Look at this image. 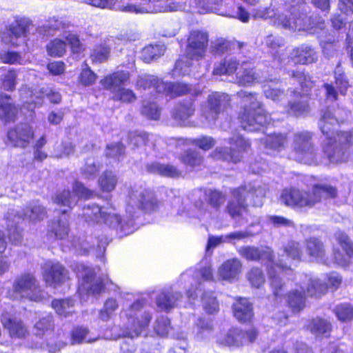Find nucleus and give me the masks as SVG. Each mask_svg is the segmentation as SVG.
<instances>
[{
    "mask_svg": "<svg viewBox=\"0 0 353 353\" xmlns=\"http://www.w3.org/2000/svg\"><path fill=\"white\" fill-rule=\"evenodd\" d=\"M118 182L117 175L111 170L104 171L99 178L98 183L103 192H110L114 190Z\"/></svg>",
    "mask_w": 353,
    "mask_h": 353,
    "instance_id": "c9c22d12",
    "label": "nucleus"
},
{
    "mask_svg": "<svg viewBox=\"0 0 353 353\" xmlns=\"http://www.w3.org/2000/svg\"><path fill=\"white\" fill-rule=\"evenodd\" d=\"M181 297L180 292L163 291L157 297V304L161 310H169L176 306Z\"/></svg>",
    "mask_w": 353,
    "mask_h": 353,
    "instance_id": "bb28decb",
    "label": "nucleus"
},
{
    "mask_svg": "<svg viewBox=\"0 0 353 353\" xmlns=\"http://www.w3.org/2000/svg\"><path fill=\"white\" fill-rule=\"evenodd\" d=\"M285 110L288 114L296 117L307 114L310 110L307 94H301L296 90L292 91L291 98L285 106Z\"/></svg>",
    "mask_w": 353,
    "mask_h": 353,
    "instance_id": "f8f14e48",
    "label": "nucleus"
},
{
    "mask_svg": "<svg viewBox=\"0 0 353 353\" xmlns=\"http://www.w3.org/2000/svg\"><path fill=\"white\" fill-rule=\"evenodd\" d=\"M102 221L112 228H116L120 232V236H125L132 232V229L122 223L121 217L115 214H107L104 212Z\"/></svg>",
    "mask_w": 353,
    "mask_h": 353,
    "instance_id": "7c9ffc66",
    "label": "nucleus"
},
{
    "mask_svg": "<svg viewBox=\"0 0 353 353\" xmlns=\"http://www.w3.org/2000/svg\"><path fill=\"white\" fill-rule=\"evenodd\" d=\"M294 150L296 159L301 163L312 164L316 157L312 134L308 131L298 132L294 137Z\"/></svg>",
    "mask_w": 353,
    "mask_h": 353,
    "instance_id": "0eeeda50",
    "label": "nucleus"
},
{
    "mask_svg": "<svg viewBox=\"0 0 353 353\" xmlns=\"http://www.w3.org/2000/svg\"><path fill=\"white\" fill-rule=\"evenodd\" d=\"M230 97L225 93H212L208 97L207 104L204 108L203 114L209 122H214L230 103Z\"/></svg>",
    "mask_w": 353,
    "mask_h": 353,
    "instance_id": "1a4fd4ad",
    "label": "nucleus"
},
{
    "mask_svg": "<svg viewBox=\"0 0 353 353\" xmlns=\"http://www.w3.org/2000/svg\"><path fill=\"white\" fill-rule=\"evenodd\" d=\"M239 61L235 57L225 58L224 61L217 65L213 70L216 75L233 74L237 69Z\"/></svg>",
    "mask_w": 353,
    "mask_h": 353,
    "instance_id": "a19ab883",
    "label": "nucleus"
},
{
    "mask_svg": "<svg viewBox=\"0 0 353 353\" xmlns=\"http://www.w3.org/2000/svg\"><path fill=\"white\" fill-rule=\"evenodd\" d=\"M268 188L266 185L260 183H250L241 186L232 192V197L228 202L225 212L232 219L243 216L248 212V203L255 207H261L263 203Z\"/></svg>",
    "mask_w": 353,
    "mask_h": 353,
    "instance_id": "f03ea898",
    "label": "nucleus"
},
{
    "mask_svg": "<svg viewBox=\"0 0 353 353\" xmlns=\"http://www.w3.org/2000/svg\"><path fill=\"white\" fill-rule=\"evenodd\" d=\"M164 52L165 47L162 44L150 45L143 49L142 59L143 61L150 63L162 56Z\"/></svg>",
    "mask_w": 353,
    "mask_h": 353,
    "instance_id": "49530a36",
    "label": "nucleus"
},
{
    "mask_svg": "<svg viewBox=\"0 0 353 353\" xmlns=\"http://www.w3.org/2000/svg\"><path fill=\"white\" fill-rule=\"evenodd\" d=\"M181 161L184 164L194 167L199 165L202 163L203 159L196 151L188 150L182 154Z\"/></svg>",
    "mask_w": 353,
    "mask_h": 353,
    "instance_id": "0e129e2a",
    "label": "nucleus"
},
{
    "mask_svg": "<svg viewBox=\"0 0 353 353\" xmlns=\"http://www.w3.org/2000/svg\"><path fill=\"white\" fill-rule=\"evenodd\" d=\"M11 214L14 216L13 219L10 217V212H8V216H6V219L8 220V238L12 243L17 245L21 242L22 235L21 230L17 225L20 221L23 220V218L21 216L13 214V210H12Z\"/></svg>",
    "mask_w": 353,
    "mask_h": 353,
    "instance_id": "cd10ccee",
    "label": "nucleus"
},
{
    "mask_svg": "<svg viewBox=\"0 0 353 353\" xmlns=\"http://www.w3.org/2000/svg\"><path fill=\"white\" fill-rule=\"evenodd\" d=\"M214 330L212 321L210 319H199L194 327L195 337L199 340L209 338Z\"/></svg>",
    "mask_w": 353,
    "mask_h": 353,
    "instance_id": "f704fd0d",
    "label": "nucleus"
},
{
    "mask_svg": "<svg viewBox=\"0 0 353 353\" xmlns=\"http://www.w3.org/2000/svg\"><path fill=\"white\" fill-rule=\"evenodd\" d=\"M208 44L207 32L194 30L190 32L185 49L187 58L191 60H199L205 57Z\"/></svg>",
    "mask_w": 353,
    "mask_h": 353,
    "instance_id": "6e6552de",
    "label": "nucleus"
},
{
    "mask_svg": "<svg viewBox=\"0 0 353 353\" xmlns=\"http://www.w3.org/2000/svg\"><path fill=\"white\" fill-rule=\"evenodd\" d=\"M30 26V22L26 20H20L15 25H12L10 28L11 39L9 42L13 46L18 45L15 40L23 37H25L29 30Z\"/></svg>",
    "mask_w": 353,
    "mask_h": 353,
    "instance_id": "4c0bfd02",
    "label": "nucleus"
},
{
    "mask_svg": "<svg viewBox=\"0 0 353 353\" xmlns=\"http://www.w3.org/2000/svg\"><path fill=\"white\" fill-rule=\"evenodd\" d=\"M337 124V119L329 109L321 111L319 127L327 139L323 151L331 162L336 163L345 161L348 156L346 148L340 145L336 139L334 127Z\"/></svg>",
    "mask_w": 353,
    "mask_h": 353,
    "instance_id": "39448f33",
    "label": "nucleus"
},
{
    "mask_svg": "<svg viewBox=\"0 0 353 353\" xmlns=\"http://www.w3.org/2000/svg\"><path fill=\"white\" fill-rule=\"evenodd\" d=\"M45 97L53 103H59L61 101V96L59 92H54L48 87H43L31 92L30 99L27 103L41 105Z\"/></svg>",
    "mask_w": 353,
    "mask_h": 353,
    "instance_id": "6ab92c4d",
    "label": "nucleus"
},
{
    "mask_svg": "<svg viewBox=\"0 0 353 353\" xmlns=\"http://www.w3.org/2000/svg\"><path fill=\"white\" fill-rule=\"evenodd\" d=\"M54 328L52 316L47 315L40 319L34 325V333L38 336H42L46 332Z\"/></svg>",
    "mask_w": 353,
    "mask_h": 353,
    "instance_id": "09e8293b",
    "label": "nucleus"
},
{
    "mask_svg": "<svg viewBox=\"0 0 353 353\" xmlns=\"http://www.w3.org/2000/svg\"><path fill=\"white\" fill-rule=\"evenodd\" d=\"M43 270V280L50 286L55 287L69 279L68 270L59 263L48 262Z\"/></svg>",
    "mask_w": 353,
    "mask_h": 353,
    "instance_id": "9b49d317",
    "label": "nucleus"
},
{
    "mask_svg": "<svg viewBox=\"0 0 353 353\" xmlns=\"http://www.w3.org/2000/svg\"><path fill=\"white\" fill-rule=\"evenodd\" d=\"M306 250L307 254L312 257L323 260L325 250L323 242L316 238H310L306 241Z\"/></svg>",
    "mask_w": 353,
    "mask_h": 353,
    "instance_id": "e433bc0d",
    "label": "nucleus"
},
{
    "mask_svg": "<svg viewBox=\"0 0 353 353\" xmlns=\"http://www.w3.org/2000/svg\"><path fill=\"white\" fill-rule=\"evenodd\" d=\"M242 263L236 258L230 259L225 261L219 268L218 274L223 280L232 281L241 273Z\"/></svg>",
    "mask_w": 353,
    "mask_h": 353,
    "instance_id": "a211bd4d",
    "label": "nucleus"
},
{
    "mask_svg": "<svg viewBox=\"0 0 353 353\" xmlns=\"http://www.w3.org/2000/svg\"><path fill=\"white\" fill-rule=\"evenodd\" d=\"M130 203L146 212L154 210L157 206V200L154 192L149 190L132 191L130 193Z\"/></svg>",
    "mask_w": 353,
    "mask_h": 353,
    "instance_id": "4468645a",
    "label": "nucleus"
},
{
    "mask_svg": "<svg viewBox=\"0 0 353 353\" xmlns=\"http://www.w3.org/2000/svg\"><path fill=\"white\" fill-rule=\"evenodd\" d=\"M290 58L294 63L310 64L316 62L318 56L312 46L302 45L292 50L290 53Z\"/></svg>",
    "mask_w": 353,
    "mask_h": 353,
    "instance_id": "2eb2a0df",
    "label": "nucleus"
},
{
    "mask_svg": "<svg viewBox=\"0 0 353 353\" xmlns=\"http://www.w3.org/2000/svg\"><path fill=\"white\" fill-rule=\"evenodd\" d=\"M52 306L59 315L67 316L72 313L71 309L74 306V301L70 299H55L52 301Z\"/></svg>",
    "mask_w": 353,
    "mask_h": 353,
    "instance_id": "603ef678",
    "label": "nucleus"
},
{
    "mask_svg": "<svg viewBox=\"0 0 353 353\" xmlns=\"http://www.w3.org/2000/svg\"><path fill=\"white\" fill-rule=\"evenodd\" d=\"M305 300L303 293L296 290L289 292L288 296V305L294 312H299L305 307Z\"/></svg>",
    "mask_w": 353,
    "mask_h": 353,
    "instance_id": "a18cd8bd",
    "label": "nucleus"
},
{
    "mask_svg": "<svg viewBox=\"0 0 353 353\" xmlns=\"http://www.w3.org/2000/svg\"><path fill=\"white\" fill-rule=\"evenodd\" d=\"M48 54L51 57H61L66 52V41L61 39L51 41L46 46Z\"/></svg>",
    "mask_w": 353,
    "mask_h": 353,
    "instance_id": "8fccbe9b",
    "label": "nucleus"
},
{
    "mask_svg": "<svg viewBox=\"0 0 353 353\" xmlns=\"http://www.w3.org/2000/svg\"><path fill=\"white\" fill-rule=\"evenodd\" d=\"M338 319L342 322L353 320V307L349 303H342L336 305L334 310Z\"/></svg>",
    "mask_w": 353,
    "mask_h": 353,
    "instance_id": "5fc2aeb1",
    "label": "nucleus"
},
{
    "mask_svg": "<svg viewBox=\"0 0 353 353\" xmlns=\"http://www.w3.org/2000/svg\"><path fill=\"white\" fill-rule=\"evenodd\" d=\"M288 268L286 264H276L271 266L268 270V275L270 280V285L275 296H282L285 291V283L280 276L278 270H285Z\"/></svg>",
    "mask_w": 353,
    "mask_h": 353,
    "instance_id": "aec40b11",
    "label": "nucleus"
},
{
    "mask_svg": "<svg viewBox=\"0 0 353 353\" xmlns=\"http://www.w3.org/2000/svg\"><path fill=\"white\" fill-rule=\"evenodd\" d=\"M12 290L21 297L31 301H38L42 298L39 281L32 273L24 272L17 276L13 282Z\"/></svg>",
    "mask_w": 353,
    "mask_h": 353,
    "instance_id": "423d86ee",
    "label": "nucleus"
},
{
    "mask_svg": "<svg viewBox=\"0 0 353 353\" xmlns=\"http://www.w3.org/2000/svg\"><path fill=\"white\" fill-rule=\"evenodd\" d=\"M321 46L322 48L323 54L326 59H330L338 54V50L340 46L337 41H335L334 40L321 41Z\"/></svg>",
    "mask_w": 353,
    "mask_h": 353,
    "instance_id": "680f3d73",
    "label": "nucleus"
},
{
    "mask_svg": "<svg viewBox=\"0 0 353 353\" xmlns=\"http://www.w3.org/2000/svg\"><path fill=\"white\" fill-rule=\"evenodd\" d=\"M77 276L82 279L80 292L85 291L88 294H98L103 290L102 280L95 278V272L92 268L80 264L78 265Z\"/></svg>",
    "mask_w": 353,
    "mask_h": 353,
    "instance_id": "9d476101",
    "label": "nucleus"
},
{
    "mask_svg": "<svg viewBox=\"0 0 353 353\" xmlns=\"http://www.w3.org/2000/svg\"><path fill=\"white\" fill-rule=\"evenodd\" d=\"M110 48L106 46H97L92 51L90 58L93 62L102 63L108 60Z\"/></svg>",
    "mask_w": 353,
    "mask_h": 353,
    "instance_id": "774afa93",
    "label": "nucleus"
},
{
    "mask_svg": "<svg viewBox=\"0 0 353 353\" xmlns=\"http://www.w3.org/2000/svg\"><path fill=\"white\" fill-rule=\"evenodd\" d=\"M296 4L292 5L290 10V15L285 14L278 17V24L285 29L290 30H311L319 28L323 30L325 28L324 20L319 19L315 22L312 16L309 15L310 8L302 0H296Z\"/></svg>",
    "mask_w": 353,
    "mask_h": 353,
    "instance_id": "20e7f679",
    "label": "nucleus"
},
{
    "mask_svg": "<svg viewBox=\"0 0 353 353\" xmlns=\"http://www.w3.org/2000/svg\"><path fill=\"white\" fill-rule=\"evenodd\" d=\"M214 158L217 160L237 163L241 161L242 156L239 152H236L234 148L225 147L216 148L214 152Z\"/></svg>",
    "mask_w": 353,
    "mask_h": 353,
    "instance_id": "58836bf2",
    "label": "nucleus"
},
{
    "mask_svg": "<svg viewBox=\"0 0 353 353\" xmlns=\"http://www.w3.org/2000/svg\"><path fill=\"white\" fill-rule=\"evenodd\" d=\"M74 145L70 141H63L56 144L54 148L53 156L56 158L68 157L74 152Z\"/></svg>",
    "mask_w": 353,
    "mask_h": 353,
    "instance_id": "13d9d810",
    "label": "nucleus"
},
{
    "mask_svg": "<svg viewBox=\"0 0 353 353\" xmlns=\"http://www.w3.org/2000/svg\"><path fill=\"white\" fill-rule=\"evenodd\" d=\"M33 137L32 128L27 123H19L8 132V139L14 147L25 148Z\"/></svg>",
    "mask_w": 353,
    "mask_h": 353,
    "instance_id": "ddd939ff",
    "label": "nucleus"
},
{
    "mask_svg": "<svg viewBox=\"0 0 353 353\" xmlns=\"http://www.w3.org/2000/svg\"><path fill=\"white\" fill-rule=\"evenodd\" d=\"M202 303L204 310L210 314H212L216 313L219 310V303L211 292H204L202 296Z\"/></svg>",
    "mask_w": 353,
    "mask_h": 353,
    "instance_id": "864d4df0",
    "label": "nucleus"
},
{
    "mask_svg": "<svg viewBox=\"0 0 353 353\" xmlns=\"http://www.w3.org/2000/svg\"><path fill=\"white\" fill-rule=\"evenodd\" d=\"M234 45V43L223 38L217 39L212 43L211 51L214 54L221 55L232 50V46Z\"/></svg>",
    "mask_w": 353,
    "mask_h": 353,
    "instance_id": "052dcab7",
    "label": "nucleus"
},
{
    "mask_svg": "<svg viewBox=\"0 0 353 353\" xmlns=\"http://www.w3.org/2000/svg\"><path fill=\"white\" fill-rule=\"evenodd\" d=\"M195 110L193 99L179 103L172 112L176 120L183 121L193 115Z\"/></svg>",
    "mask_w": 353,
    "mask_h": 353,
    "instance_id": "72a5a7b5",
    "label": "nucleus"
},
{
    "mask_svg": "<svg viewBox=\"0 0 353 353\" xmlns=\"http://www.w3.org/2000/svg\"><path fill=\"white\" fill-rule=\"evenodd\" d=\"M159 90L161 94H164L171 97L185 94L191 91V88L183 83H168L159 85Z\"/></svg>",
    "mask_w": 353,
    "mask_h": 353,
    "instance_id": "c85d7f7f",
    "label": "nucleus"
},
{
    "mask_svg": "<svg viewBox=\"0 0 353 353\" xmlns=\"http://www.w3.org/2000/svg\"><path fill=\"white\" fill-rule=\"evenodd\" d=\"M257 80V76L250 67L243 68L236 75L237 83L242 86L249 85Z\"/></svg>",
    "mask_w": 353,
    "mask_h": 353,
    "instance_id": "6e6d98bb",
    "label": "nucleus"
},
{
    "mask_svg": "<svg viewBox=\"0 0 353 353\" xmlns=\"http://www.w3.org/2000/svg\"><path fill=\"white\" fill-rule=\"evenodd\" d=\"M118 304L115 299H108L104 303L103 308L99 312V319L103 321L109 320L113 312L117 309Z\"/></svg>",
    "mask_w": 353,
    "mask_h": 353,
    "instance_id": "338daca9",
    "label": "nucleus"
},
{
    "mask_svg": "<svg viewBox=\"0 0 353 353\" xmlns=\"http://www.w3.org/2000/svg\"><path fill=\"white\" fill-rule=\"evenodd\" d=\"M246 276L251 285L256 288H259L265 281L263 270L256 267H254L249 270Z\"/></svg>",
    "mask_w": 353,
    "mask_h": 353,
    "instance_id": "4d7b16f0",
    "label": "nucleus"
},
{
    "mask_svg": "<svg viewBox=\"0 0 353 353\" xmlns=\"http://www.w3.org/2000/svg\"><path fill=\"white\" fill-rule=\"evenodd\" d=\"M83 216L88 221H94L101 223L102 217L104 216V212L101 211V208L94 204H88L83 207Z\"/></svg>",
    "mask_w": 353,
    "mask_h": 353,
    "instance_id": "de8ad7c7",
    "label": "nucleus"
},
{
    "mask_svg": "<svg viewBox=\"0 0 353 353\" xmlns=\"http://www.w3.org/2000/svg\"><path fill=\"white\" fill-rule=\"evenodd\" d=\"M286 141V136L283 134H273L262 140L267 152H279L284 148Z\"/></svg>",
    "mask_w": 353,
    "mask_h": 353,
    "instance_id": "c756f323",
    "label": "nucleus"
},
{
    "mask_svg": "<svg viewBox=\"0 0 353 353\" xmlns=\"http://www.w3.org/2000/svg\"><path fill=\"white\" fill-rule=\"evenodd\" d=\"M1 323L12 337L22 338L27 333V329L21 320L11 318L8 314L2 316Z\"/></svg>",
    "mask_w": 353,
    "mask_h": 353,
    "instance_id": "b1692460",
    "label": "nucleus"
},
{
    "mask_svg": "<svg viewBox=\"0 0 353 353\" xmlns=\"http://www.w3.org/2000/svg\"><path fill=\"white\" fill-rule=\"evenodd\" d=\"M306 326L312 334L316 336L330 332L332 327L327 320L319 317L311 319Z\"/></svg>",
    "mask_w": 353,
    "mask_h": 353,
    "instance_id": "37998d69",
    "label": "nucleus"
},
{
    "mask_svg": "<svg viewBox=\"0 0 353 353\" xmlns=\"http://www.w3.org/2000/svg\"><path fill=\"white\" fill-rule=\"evenodd\" d=\"M161 84H164V81L157 76L148 74L139 76L137 81V86L139 88H142L144 90L153 88V90L159 94H161L159 90V85Z\"/></svg>",
    "mask_w": 353,
    "mask_h": 353,
    "instance_id": "473e14b6",
    "label": "nucleus"
},
{
    "mask_svg": "<svg viewBox=\"0 0 353 353\" xmlns=\"http://www.w3.org/2000/svg\"><path fill=\"white\" fill-rule=\"evenodd\" d=\"M239 254L248 261L266 259L272 261L273 254L269 248H259L254 246H242L238 250Z\"/></svg>",
    "mask_w": 353,
    "mask_h": 353,
    "instance_id": "f3484780",
    "label": "nucleus"
},
{
    "mask_svg": "<svg viewBox=\"0 0 353 353\" xmlns=\"http://www.w3.org/2000/svg\"><path fill=\"white\" fill-rule=\"evenodd\" d=\"M148 172L157 174L167 177H178L181 172L171 164H163L159 162H152L145 166Z\"/></svg>",
    "mask_w": 353,
    "mask_h": 353,
    "instance_id": "393cba45",
    "label": "nucleus"
},
{
    "mask_svg": "<svg viewBox=\"0 0 353 353\" xmlns=\"http://www.w3.org/2000/svg\"><path fill=\"white\" fill-rule=\"evenodd\" d=\"M100 169L99 162L97 161L94 157H88L81 168V174L85 179H93L97 176Z\"/></svg>",
    "mask_w": 353,
    "mask_h": 353,
    "instance_id": "c03bdc74",
    "label": "nucleus"
},
{
    "mask_svg": "<svg viewBox=\"0 0 353 353\" xmlns=\"http://www.w3.org/2000/svg\"><path fill=\"white\" fill-rule=\"evenodd\" d=\"M232 308L234 316L240 322L249 321L254 315L252 303L245 298L239 299Z\"/></svg>",
    "mask_w": 353,
    "mask_h": 353,
    "instance_id": "412c9836",
    "label": "nucleus"
},
{
    "mask_svg": "<svg viewBox=\"0 0 353 353\" xmlns=\"http://www.w3.org/2000/svg\"><path fill=\"white\" fill-rule=\"evenodd\" d=\"M128 142L132 146V149L143 146L148 142V135L144 132H130Z\"/></svg>",
    "mask_w": 353,
    "mask_h": 353,
    "instance_id": "e2e57ef3",
    "label": "nucleus"
},
{
    "mask_svg": "<svg viewBox=\"0 0 353 353\" xmlns=\"http://www.w3.org/2000/svg\"><path fill=\"white\" fill-rule=\"evenodd\" d=\"M242 339L241 330L232 328L230 330L221 341V343L228 346H239L244 344Z\"/></svg>",
    "mask_w": 353,
    "mask_h": 353,
    "instance_id": "3c124183",
    "label": "nucleus"
},
{
    "mask_svg": "<svg viewBox=\"0 0 353 353\" xmlns=\"http://www.w3.org/2000/svg\"><path fill=\"white\" fill-rule=\"evenodd\" d=\"M67 211L63 210L61 216L54 219L49 225V232L54 234L57 239H65L69 232Z\"/></svg>",
    "mask_w": 353,
    "mask_h": 353,
    "instance_id": "a878e982",
    "label": "nucleus"
},
{
    "mask_svg": "<svg viewBox=\"0 0 353 353\" xmlns=\"http://www.w3.org/2000/svg\"><path fill=\"white\" fill-rule=\"evenodd\" d=\"M54 201L58 205L72 208V206L77 204V199L72 196L68 190H64L56 194Z\"/></svg>",
    "mask_w": 353,
    "mask_h": 353,
    "instance_id": "bf43d9fd",
    "label": "nucleus"
},
{
    "mask_svg": "<svg viewBox=\"0 0 353 353\" xmlns=\"http://www.w3.org/2000/svg\"><path fill=\"white\" fill-rule=\"evenodd\" d=\"M46 214V211L44 207L37 203H33L27 207L26 212L23 214H17L16 216H21L23 219L28 218L32 221H37L43 220Z\"/></svg>",
    "mask_w": 353,
    "mask_h": 353,
    "instance_id": "79ce46f5",
    "label": "nucleus"
},
{
    "mask_svg": "<svg viewBox=\"0 0 353 353\" xmlns=\"http://www.w3.org/2000/svg\"><path fill=\"white\" fill-rule=\"evenodd\" d=\"M130 78V73L126 71H118L106 76L101 81V85L106 90H110L114 94L123 88L121 86Z\"/></svg>",
    "mask_w": 353,
    "mask_h": 353,
    "instance_id": "dca6fc26",
    "label": "nucleus"
},
{
    "mask_svg": "<svg viewBox=\"0 0 353 353\" xmlns=\"http://www.w3.org/2000/svg\"><path fill=\"white\" fill-rule=\"evenodd\" d=\"M152 319V315L149 312H144L141 319L137 318L133 319L130 327H126L123 332V336L134 339L140 336L142 330L149 325Z\"/></svg>",
    "mask_w": 353,
    "mask_h": 353,
    "instance_id": "4be33fe9",
    "label": "nucleus"
},
{
    "mask_svg": "<svg viewBox=\"0 0 353 353\" xmlns=\"http://www.w3.org/2000/svg\"><path fill=\"white\" fill-rule=\"evenodd\" d=\"M205 196L208 204L216 210H219L226 200L225 194L216 190H205Z\"/></svg>",
    "mask_w": 353,
    "mask_h": 353,
    "instance_id": "ea45409f",
    "label": "nucleus"
},
{
    "mask_svg": "<svg viewBox=\"0 0 353 353\" xmlns=\"http://www.w3.org/2000/svg\"><path fill=\"white\" fill-rule=\"evenodd\" d=\"M338 195L336 187L327 183H316L311 191L295 188L284 189L281 195V203L294 210H308L314 208L322 199H335Z\"/></svg>",
    "mask_w": 353,
    "mask_h": 353,
    "instance_id": "f257e3e1",
    "label": "nucleus"
},
{
    "mask_svg": "<svg viewBox=\"0 0 353 353\" xmlns=\"http://www.w3.org/2000/svg\"><path fill=\"white\" fill-rule=\"evenodd\" d=\"M152 6L155 12H169L176 8L174 0H148Z\"/></svg>",
    "mask_w": 353,
    "mask_h": 353,
    "instance_id": "69168bd1",
    "label": "nucleus"
},
{
    "mask_svg": "<svg viewBox=\"0 0 353 353\" xmlns=\"http://www.w3.org/2000/svg\"><path fill=\"white\" fill-rule=\"evenodd\" d=\"M10 99L8 94H0V119L10 121L15 117L17 109Z\"/></svg>",
    "mask_w": 353,
    "mask_h": 353,
    "instance_id": "2f4dec72",
    "label": "nucleus"
},
{
    "mask_svg": "<svg viewBox=\"0 0 353 353\" xmlns=\"http://www.w3.org/2000/svg\"><path fill=\"white\" fill-rule=\"evenodd\" d=\"M305 283L301 284L303 290H305L307 294L311 297L319 298L327 292V285L322 283L319 279L307 278L305 276Z\"/></svg>",
    "mask_w": 353,
    "mask_h": 353,
    "instance_id": "5701e85b",
    "label": "nucleus"
},
{
    "mask_svg": "<svg viewBox=\"0 0 353 353\" xmlns=\"http://www.w3.org/2000/svg\"><path fill=\"white\" fill-rule=\"evenodd\" d=\"M237 96L244 103V108L239 116L241 128L249 132L261 130L270 123L271 118L257 101L255 94L241 90Z\"/></svg>",
    "mask_w": 353,
    "mask_h": 353,
    "instance_id": "7ed1b4c3",
    "label": "nucleus"
}]
</instances>
